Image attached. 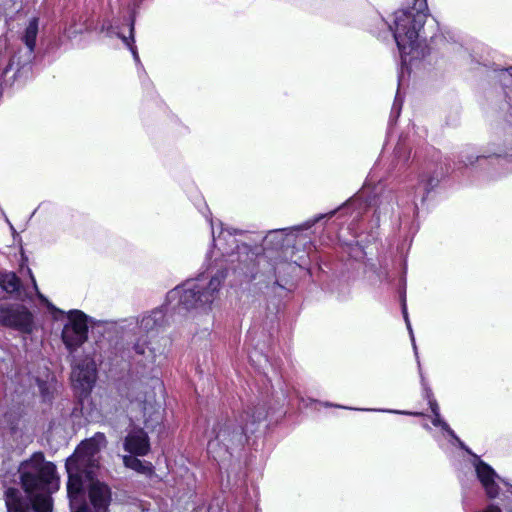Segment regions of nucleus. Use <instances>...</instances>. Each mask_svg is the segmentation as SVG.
<instances>
[{
    "label": "nucleus",
    "mask_w": 512,
    "mask_h": 512,
    "mask_svg": "<svg viewBox=\"0 0 512 512\" xmlns=\"http://www.w3.org/2000/svg\"><path fill=\"white\" fill-rule=\"evenodd\" d=\"M206 218L211 226L213 245L217 252L215 250L209 252L208 258L214 257V260L196 279L187 280L167 293V306L173 309L195 310L202 313L210 312L227 277V263L240 260V255L247 253L249 250L247 245L239 244L236 238L239 233L238 230L223 228L220 222L221 229L216 236L212 218L208 216Z\"/></svg>",
    "instance_id": "nucleus-1"
},
{
    "label": "nucleus",
    "mask_w": 512,
    "mask_h": 512,
    "mask_svg": "<svg viewBox=\"0 0 512 512\" xmlns=\"http://www.w3.org/2000/svg\"><path fill=\"white\" fill-rule=\"evenodd\" d=\"M20 488L8 487L3 493L7 512H53L52 495L60 488L56 466L35 452L18 467Z\"/></svg>",
    "instance_id": "nucleus-2"
},
{
    "label": "nucleus",
    "mask_w": 512,
    "mask_h": 512,
    "mask_svg": "<svg viewBox=\"0 0 512 512\" xmlns=\"http://www.w3.org/2000/svg\"><path fill=\"white\" fill-rule=\"evenodd\" d=\"M415 5L397 10L393 14V20L388 24L401 56L402 66L411 69L415 62L423 59L428 54L427 45L421 39V30L426 21V0H416Z\"/></svg>",
    "instance_id": "nucleus-3"
},
{
    "label": "nucleus",
    "mask_w": 512,
    "mask_h": 512,
    "mask_svg": "<svg viewBox=\"0 0 512 512\" xmlns=\"http://www.w3.org/2000/svg\"><path fill=\"white\" fill-rule=\"evenodd\" d=\"M126 322L127 324L123 327L129 328L135 336L132 346L134 353L139 357V362L152 372L166 359L164 351L149 338V334L157 333L165 327L167 323L165 311L162 308H156L143 313L135 321Z\"/></svg>",
    "instance_id": "nucleus-4"
},
{
    "label": "nucleus",
    "mask_w": 512,
    "mask_h": 512,
    "mask_svg": "<svg viewBox=\"0 0 512 512\" xmlns=\"http://www.w3.org/2000/svg\"><path fill=\"white\" fill-rule=\"evenodd\" d=\"M242 422L245 426L241 427V431L234 429L232 422H224L219 425L216 433L217 445H259V439L266 428L265 421L267 419V410L265 404L258 403L255 409L246 410L242 415Z\"/></svg>",
    "instance_id": "nucleus-5"
},
{
    "label": "nucleus",
    "mask_w": 512,
    "mask_h": 512,
    "mask_svg": "<svg viewBox=\"0 0 512 512\" xmlns=\"http://www.w3.org/2000/svg\"><path fill=\"white\" fill-rule=\"evenodd\" d=\"M32 283L36 291L37 284L32 277ZM39 299L44 303L52 314L54 320H59L60 316L66 315V323L62 329L61 338L70 354L75 353L88 339V316L81 310H70L65 313L53 305L45 296L37 292Z\"/></svg>",
    "instance_id": "nucleus-6"
},
{
    "label": "nucleus",
    "mask_w": 512,
    "mask_h": 512,
    "mask_svg": "<svg viewBox=\"0 0 512 512\" xmlns=\"http://www.w3.org/2000/svg\"><path fill=\"white\" fill-rule=\"evenodd\" d=\"M0 326L31 334L35 329L34 315L23 304L0 300Z\"/></svg>",
    "instance_id": "nucleus-7"
},
{
    "label": "nucleus",
    "mask_w": 512,
    "mask_h": 512,
    "mask_svg": "<svg viewBox=\"0 0 512 512\" xmlns=\"http://www.w3.org/2000/svg\"><path fill=\"white\" fill-rule=\"evenodd\" d=\"M37 34L38 19L32 18L29 21V24L26 27L22 38L26 47L24 49H20L10 58L9 64L3 71L4 76H6L10 71H15L13 75L15 77L21 69L25 68L32 62L34 58V48L36 45Z\"/></svg>",
    "instance_id": "nucleus-8"
},
{
    "label": "nucleus",
    "mask_w": 512,
    "mask_h": 512,
    "mask_svg": "<svg viewBox=\"0 0 512 512\" xmlns=\"http://www.w3.org/2000/svg\"><path fill=\"white\" fill-rule=\"evenodd\" d=\"M334 213L335 210L328 213V215L332 216ZM325 216H327V214H321L311 220H307L298 226L269 231L264 237V247L277 250L283 248L284 246H290L294 244V241L300 237V232L310 229L315 223L323 219Z\"/></svg>",
    "instance_id": "nucleus-9"
},
{
    "label": "nucleus",
    "mask_w": 512,
    "mask_h": 512,
    "mask_svg": "<svg viewBox=\"0 0 512 512\" xmlns=\"http://www.w3.org/2000/svg\"><path fill=\"white\" fill-rule=\"evenodd\" d=\"M72 386L82 400L87 398L96 381V365L92 358L77 361L71 372Z\"/></svg>",
    "instance_id": "nucleus-10"
},
{
    "label": "nucleus",
    "mask_w": 512,
    "mask_h": 512,
    "mask_svg": "<svg viewBox=\"0 0 512 512\" xmlns=\"http://www.w3.org/2000/svg\"><path fill=\"white\" fill-rule=\"evenodd\" d=\"M98 450H74L72 456L67 459L66 468L84 476L85 481L93 477V469L98 466L96 452Z\"/></svg>",
    "instance_id": "nucleus-11"
},
{
    "label": "nucleus",
    "mask_w": 512,
    "mask_h": 512,
    "mask_svg": "<svg viewBox=\"0 0 512 512\" xmlns=\"http://www.w3.org/2000/svg\"><path fill=\"white\" fill-rule=\"evenodd\" d=\"M0 426L7 430V434L14 440L24 441V438L29 439L31 436L32 428L19 410L12 409L6 412L0 420Z\"/></svg>",
    "instance_id": "nucleus-12"
},
{
    "label": "nucleus",
    "mask_w": 512,
    "mask_h": 512,
    "mask_svg": "<svg viewBox=\"0 0 512 512\" xmlns=\"http://www.w3.org/2000/svg\"><path fill=\"white\" fill-rule=\"evenodd\" d=\"M86 482L88 497L95 512H108V507L111 502L110 488L105 483L94 478Z\"/></svg>",
    "instance_id": "nucleus-13"
},
{
    "label": "nucleus",
    "mask_w": 512,
    "mask_h": 512,
    "mask_svg": "<svg viewBox=\"0 0 512 512\" xmlns=\"http://www.w3.org/2000/svg\"><path fill=\"white\" fill-rule=\"evenodd\" d=\"M490 158L503 159L512 164V144L507 146L493 143L490 144L480 155H475L469 152L464 153L461 156V161L464 165L468 166L473 165L475 162Z\"/></svg>",
    "instance_id": "nucleus-14"
},
{
    "label": "nucleus",
    "mask_w": 512,
    "mask_h": 512,
    "mask_svg": "<svg viewBox=\"0 0 512 512\" xmlns=\"http://www.w3.org/2000/svg\"><path fill=\"white\" fill-rule=\"evenodd\" d=\"M155 396V392L147 393L141 390L135 401H131L142 410L147 427H149V422H151V426H154V423L157 424L161 421L160 406L156 403Z\"/></svg>",
    "instance_id": "nucleus-15"
},
{
    "label": "nucleus",
    "mask_w": 512,
    "mask_h": 512,
    "mask_svg": "<svg viewBox=\"0 0 512 512\" xmlns=\"http://www.w3.org/2000/svg\"><path fill=\"white\" fill-rule=\"evenodd\" d=\"M474 457V466L478 479L480 480L485 492L489 498H495L499 494V487L495 482L497 477L495 471L486 463L481 461L476 455Z\"/></svg>",
    "instance_id": "nucleus-16"
},
{
    "label": "nucleus",
    "mask_w": 512,
    "mask_h": 512,
    "mask_svg": "<svg viewBox=\"0 0 512 512\" xmlns=\"http://www.w3.org/2000/svg\"><path fill=\"white\" fill-rule=\"evenodd\" d=\"M69 474V480L67 485L68 495L70 497V505L72 512H90V508L86 503H78L77 497L82 488L86 485L84 484L83 478L84 476L81 474H76V472L71 471Z\"/></svg>",
    "instance_id": "nucleus-17"
},
{
    "label": "nucleus",
    "mask_w": 512,
    "mask_h": 512,
    "mask_svg": "<svg viewBox=\"0 0 512 512\" xmlns=\"http://www.w3.org/2000/svg\"><path fill=\"white\" fill-rule=\"evenodd\" d=\"M439 183L438 177L433 176L430 172H423L418 176L417 184L414 188V200L419 199L424 202L430 193Z\"/></svg>",
    "instance_id": "nucleus-18"
},
{
    "label": "nucleus",
    "mask_w": 512,
    "mask_h": 512,
    "mask_svg": "<svg viewBox=\"0 0 512 512\" xmlns=\"http://www.w3.org/2000/svg\"><path fill=\"white\" fill-rule=\"evenodd\" d=\"M136 454L123 456V463L126 467L131 468L140 473H150L152 465L149 462H142L138 456H144L148 450H134Z\"/></svg>",
    "instance_id": "nucleus-19"
},
{
    "label": "nucleus",
    "mask_w": 512,
    "mask_h": 512,
    "mask_svg": "<svg viewBox=\"0 0 512 512\" xmlns=\"http://www.w3.org/2000/svg\"><path fill=\"white\" fill-rule=\"evenodd\" d=\"M0 288L8 294L21 298L20 280L13 272H0Z\"/></svg>",
    "instance_id": "nucleus-20"
},
{
    "label": "nucleus",
    "mask_w": 512,
    "mask_h": 512,
    "mask_svg": "<svg viewBox=\"0 0 512 512\" xmlns=\"http://www.w3.org/2000/svg\"><path fill=\"white\" fill-rule=\"evenodd\" d=\"M124 448H149L146 432L140 428L132 429L125 439Z\"/></svg>",
    "instance_id": "nucleus-21"
},
{
    "label": "nucleus",
    "mask_w": 512,
    "mask_h": 512,
    "mask_svg": "<svg viewBox=\"0 0 512 512\" xmlns=\"http://www.w3.org/2000/svg\"><path fill=\"white\" fill-rule=\"evenodd\" d=\"M432 424L442 429L450 445L458 448H468L454 433L450 426L442 419L440 413L433 415Z\"/></svg>",
    "instance_id": "nucleus-22"
},
{
    "label": "nucleus",
    "mask_w": 512,
    "mask_h": 512,
    "mask_svg": "<svg viewBox=\"0 0 512 512\" xmlns=\"http://www.w3.org/2000/svg\"><path fill=\"white\" fill-rule=\"evenodd\" d=\"M86 29L85 21L80 15H73L69 24L65 28V33L69 38L75 37Z\"/></svg>",
    "instance_id": "nucleus-23"
},
{
    "label": "nucleus",
    "mask_w": 512,
    "mask_h": 512,
    "mask_svg": "<svg viewBox=\"0 0 512 512\" xmlns=\"http://www.w3.org/2000/svg\"><path fill=\"white\" fill-rule=\"evenodd\" d=\"M106 446V437L103 433L97 432L91 438L82 440L76 448H101Z\"/></svg>",
    "instance_id": "nucleus-24"
},
{
    "label": "nucleus",
    "mask_w": 512,
    "mask_h": 512,
    "mask_svg": "<svg viewBox=\"0 0 512 512\" xmlns=\"http://www.w3.org/2000/svg\"><path fill=\"white\" fill-rule=\"evenodd\" d=\"M134 23L133 21L130 23L129 26V36H125L122 34H118V36L122 39L123 43L129 48L131 51L134 60L138 63L140 62L139 55L137 52L136 47L133 45L134 43Z\"/></svg>",
    "instance_id": "nucleus-25"
},
{
    "label": "nucleus",
    "mask_w": 512,
    "mask_h": 512,
    "mask_svg": "<svg viewBox=\"0 0 512 512\" xmlns=\"http://www.w3.org/2000/svg\"><path fill=\"white\" fill-rule=\"evenodd\" d=\"M402 109V99L399 97V94H396L393 106L391 108L390 121H396L399 117Z\"/></svg>",
    "instance_id": "nucleus-26"
},
{
    "label": "nucleus",
    "mask_w": 512,
    "mask_h": 512,
    "mask_svg": "<svg viewBox=\"0 0 512 512\" xmlns=\"http://www.w3.org/2000/svg\"><path fill=\"white\" fill-rule=\"evenodd\" d=\"M38 387L43 401H50L52 398L51 385L44 381H38Z\"/></svg>",
    "instance_id": "nucleus-27"
},
{
    "label": "nucleus",
    "mask_w": 512,
    "mask_h": 512,
    "mask_svg": "<svg viewBox=\"0 0 512 512\" xmlns=\"http://www.w3.org/2000/svg\"><path fill=\"white\" fill-rule=\"evenodd\" d=\"M402 313H403V317H404V320H405L406 325H407V329H408L409 334H410V338H411V341H412V345H413L414 351H416L417 347H416V343H415V338H414L413 330H412V327H411V324H410V321H409V317H408V312H407V307H406L405 301L402 304ZM415 353L417 354V352H415Z\"/></svg>",
    "instance_id": "nucleus-28"
},
{
    "label": "nucleus",
    "mask_w": 512,
    "mask_h": 512,
    "mask_svg": "<svg viewBox=\"0 0 512 512\" xmlns=\"http://www.w3.org/2000/svg\"><path fill=\"white\" fill-rule=\"evenodd\" d=\"M422 379V387H423V397L429 402L435 400L433 392L428 384L425 382L424 377L421 375Z\"/></svg>",
    "instance_id": "nucleus-29"
},
{
    "label": "nucleus",
    "mask_w": 512,
    "mask_h": 512,
    "mask_svg": "<svg viewBox=\"0 0 512 512\" xmlns=\"http://www.w3.org/2000/svg\"><path fill=\"white\" fill-rule=\"evenodd\" d=\"M506 121L512 125V98L509 97V101H508V110H507V114H506Z\"/></svg>",
    "instance_id": "nucleus-30"
},
{
    "label": "nucleus",
    "mask_w": 512,
    "mask_h": 512,
    "mask_svg": "<svg viewBox=\"0 0 512 512\" xmlns=\"http://www.w3.org/2000/svg\"><path fill=\"white\" fill-rule=\"evenodd\" d=\"M428 404L430 406V409H431V412L433 415L440 413V409H439V406H438V403L436 400H433V401L429 402Z\"/></svg>",
    "instance_id": "nucleus-31"
},
{
    "label": "nucleus",
    "mask_w": 512,
    "mask_h": 512,
    "mask_svg": "<svg viewBox=\"0 0 512 512\" xmlns=\"http://www.w3.org/2000/svg\"><path fill=\"white\" fill-rule=\"evenodd\" d=\"M154 386L153 389H158L160 392L163 390V383L158 378L153 380Z\"/></svg>",
    "instance_id": "nucleus-32"
},
{
    "label": "nucleus",
    "mask_w": 512,
    "mask_h": 512,
    "mask_svg": "<svg viewBox=\"0 0 512 512\" xmlns=\"http://www.w3.org/2000/svg\"><path fill=\"white\" fill-rule=\"evenodd\" d=\"M358 202V198L351 199L345 206V209H349L351 206H355Z\"/></svg>",
    "instance_id": "nucleus-33"
},
{
    "label": "nucleus",
    "mask_w": 512,
    "mask_h": 512,
    "mask_svg": "<svg viewBox=\"0 0 512 512\" xmlns=\"http://www.w3.org/2000/svg\"><path fill=\"white\" fill-rule=\"evenodd\" d=\"M384 212V213H387L389 211H393V205H390V209H388L387 207H382V206H379V213L381 212Z\"/></svg>",
    "instance_id": "nucleus-34"
},
{
    "label": "nucleus",
    "mask_w": 512,
    "mask_h": 512,
    "mask_svg": "<svg viewBox=\"0 0 512 512\" xmlns=\"http://www.w3.org/2000/svg\"><path fill=\"white\" fill-rule=\"evenodd\" d=\"M485 512H501V510L496 506H490Z\"/></svg>",
    "instance_id": "nucleus-35"
},
{
    "label": "nucleus",
    "mask_w": 512,
    "mask_h": 512,
    "mask_svg": "<svg viewBox=\"0 0 512 512\" xmlns=\"http://www.w3.org/2000/svg\"><path fill=\"white\" fill-rule=\"evenodd\" d=\"M213 446H215L214 442H213V441H209V443H208V448H211V447H213Z\"/></svg>",
    "instance_id": "nucleus-36"
},
{
    "label": "nucleus",
    "mask_w": 512,
    "mask_h": 512,
    "mask_svg": "<svg viewBox=\"0 0 512 512\" xmlns=\"http://www.w3.org/2000/svg\"><path fill=\"white\" fill-rule=\"evenodd\" d=\"M387 412H393V413H401L400 411H397V410H386Z\"/></svg>",
    "instance_id": "nucleus-37"
},
{
    "label": "nucleus",
    "mask_w": 512,
    "mask_h": 512,
    "mask_svg": "<svg viewBox=\"0 0 512 512\" xmlns=\"http://www.w3.org/2000/svg\"><path fill=\"white\" fill-rule=\"evenodd\" d=\"M400 149H401V147H400V145H398V146L396 147V153H399Z\"/></svg>",
    "instance_id": "nucleus-38"
},
{
    "label": "nucleus",
    "mask_w": 512,
    "mask_h": 512,
    "mask_svg": "<svg viewBox=\"0 0 512 512\" xmlns=\"http://www.w3.org/2000/svg\"><path fill=\"white\" fill-rule=\"evenodd\" d=\"M389 198H390V201H392V202H393V197H392V195H389Z\"/></svg>",
    "instance_id": "nucleus-39"
}]
</instances>
